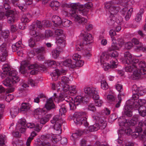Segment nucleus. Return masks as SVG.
<instances>
[{"instance_id":"obj_49","label":"nucleus","mask_w":146,"mask_h":146,"mask_svg":"<svg viewBox=\"0 0 146 146\" xmlns=\"http://www.w3.org/2000/svg\"><path fill=\"white\" fill-rule=\"evenodd\" d=\"M101 88L103 90H106L108 89L109 86L106 81L104 80L101 81Z\"/></svg>"},{"instance_id":"obj_21","label":"nucleus","mask_w":146,"mask_h":146,"mask_svg":"<svg viewBox=\"0 0 146 146\" xmlns=\"http://www.w3.org/2000/svg\"><path fill=\"white\" fill-rule=\"evenodd\" d=\"M124 59L123 60L124 63L125 64H131L135 61V60L137 59L133 56L129 52H126L124 53Z\"/></svg>"},{"instance_id":"obj_9","label":"nucleus","mask_w":146,"mask_h":146,"mask_svg":"<svg viewBox=\"0 0 146 146\" xmlns=\"http://www.w3.org/2000/svg\"><path fill=\"white\" fill-rule=\"evenodd\" d=\"M50 23L48 21L44 20L41 22L36 21L29 27V34L33 37L37 36L40 33V30L44 28L45 27H50Z\"/></svg>"},{"instance_id":"obj_52","label":"nucleus","mask_w":146,"mask_h":146,"mask_svg":"<svg viewBox=\"0 0 146 146\" xmlns=\"http://www.w3.org/2000/svg\"><path fill=\"white\" fill-rule=\"evenodd\" d=\"M28 82L27 83L26 81H23L22 83L21 87L19 89V91L23 92L25 89L29 87Z\"/></svg>"},{"instance_id":"obj_35","label":"nucleus","mask_w":146,"mask_h":146,"mask_svg":"<svg viewBox=\"0 0 146 146\" xmlns=\"http://www.w3.org/2000/svg\"><path fill=\"white\" fill-rule=\"evenodd\" d=\"M3 77H6V79L3 81V84L6 86L11 87L12 86L13 83L11 80V79L10 77H9V75L6 76H2Z\"/></svg>"},{"instance_id":"obj_48","label":"nucleus","mask_w":146,"mask_h":146,"mask_svg":"<svg viewBox=\"0 0 146 146\" xmlns=\"http://www.w3.org/2000/svg\"><path fill=\"white\" fill-rule=\"evenodd\" d=\"M91 48L90 47H88L87 45L85 47V49L84 50V55L87 57H90L91 56Z\"/></svg>"},{"instance_id":"obj_11","label":"nucleus","mask_w":146,"mask_h":146,"mask_svg":"<svg viewBox=\"0 0 146 146\" xmlns=\"http://www.w3.org/2000/svg\"><path fill=\"white\" fill-rule=\"evenodd\" d=\"M110 55L107 52H102L99 55V62L105 71H106L110 68V65L107 62L110 58Z\"/></svg>"},{"instance_id":"obj_18","label":"nucleus","mask_w":146,"mask_h":146,"mask_svg":"<svg viewBox=\"0 0 146 146\" xmlns=\"http://www.w3.org/2000/svg\"><path fill=\"white\" fill-rule=\"evenodd\" d=\"M7 56L6 45L5 43H3L0 46V61L2 62L5 61Z\"/></svg>"},{"instance_id":"obj_37","label":"nucleus","mask_w":146,"mask_h":146,"mask_svg":"<svg viewBox=\"0 0 146 146\" xmlns=\"http://www.w3.org/2000/svg\"><path fill=\"white\" fill-rule=\"evenodd\" d=\"M53 32L51 31L48 30L45 31V35L41 34L40 37L42 39H45L46 38L52 36L53 35Z\"/></svg>"},{"instance_id":"obj_3","label":"nucleus","mask_w":146,"mask_h":146,"mask_svg":"<svg viewBox=\"0 0 146 146\" xmlns=\"http://www.w3.org/2000/svg\"><path fill=\"white\" fill-rule=\"evenodd\" d=\"M133 94L132 99L131 100H128L127 102L126 105L125 106L124 114L128 117H131L132 115V112L133 108L138 107L139 105L144 104L146 103V101L144 99H139V96L136 92H133V88L132 89Z\"/></svg>"},{"instance_id":"obj_31","label":"nucleus","mask_w":146,"mask_h":146,"mask_svg":"<svg viewBox=\"0 0 146 146\" xmlns=\"http://www.w3.org/2000/svg\"><path fill=\"white\" fill-rule=\"evenodd\" d=\"M133 92H136V93H137L139 96L143 95L145 93L146 91L142 87L137 88L136 86L134 85L133 86Z\"/></svg>"},{"instance_id":"obj_17","label":"nucleus","mask_w":146,"mask_h":146,"mask_svg":"<svg viewBox=\"0 0 146 146\" xmlns=\"http://www.w3.org/2000/svg\"><path fill=\"white\" fill-rule=\"evenodd\" d=\"M138 116L137 117H133L131 120L129 121H128V122H127V119L125 120L124 122H121V118H119L118 119L119 125L120 126H124L127 125L129 126L134 125L136 124L138 120Z\"/></svg>"},{"instance_id":"obj_58","label":"nucleus","mask_w":146,"mask_h":146,"mask_svg":"<svg viewBox=\"0 0 146 146\" xmlns=\"http://www.w3.org/2000/svg\"><path fill=\"white\" fill-rule=\"evenodd\" d=\"M6 142V137L5 135H0V146L4 145Z\"/></svg>"},{"instance_id":"obj_28","label":"nucleus","mask_w":146,"mask_h":146,"mask_svg":"<svg viewBox=\"0 0 146 146\" xmlns=\"http://www.w3.org/2000/svg\"><path fill=\"white\" fill-rule=\"evenodd\" d=\"M141 73V71L137 69H135L133 71V74L131 76V78L133 80H136L141 77L142 75L145 76V74Z\"/></svg>"},{"instance_id":"obj_44","label":"nucleus","mask_w":146,"mask_h":146,"mask_svg":"<svg viewBox=\"0 0 146 146\" xmlns=\"http://www.w3.org/2000/svg\"><path fill=\"white\" fill-rule=\"evenodd\" d=\"M84 64V62L82 58L76 61L73 63L72 67L73 68L76 67H80L82 66Z\"/></svg>"},{"instance_id":"obj_5","label":"nucleus","mask_w":146,"mask_h":146,"mask_svg":"<svg viewBox=\"0 0 146 146\" xmlns=\"http://www.w3.org/2000/svg\"><path fill=\"white\" fill-rule=\"evenodd\" d=\"M51 97H53L52 101L53 100L54 101L58 103L63 100H65L67 102L69 103L70 110L75 109L76 108V106L79 105L80 103L82 100V97L81 96H77L73 100L71 97L66 96L65 95H61L59 97H56V94L55 93Z\"/></svg>"},{"instance_id":"obj_20","label":"nucleus","mask_w":146,"mask_h":146,"mask_svg":"<svg viewBox=\"0 0 146 146\" xmlns=\"http://www.w3.org/2000/svg\"><path fill=\"white\" fill-rule=\"evenodd\" d=\"M137 64V69L141 71V73L145 74L144 77L146 80V63L145 62L143 61L139 62V61Z\"/></svg>"},{"instance_id":"obj_4","label":"nucleus","mask_w":146,"mask_h":146,"mask_svg":"<svg viewBox=\"0 0 146 146\" xmlns=\"http://www.w3.org/2000/svg\"><path fill=\"white\" fill-rule=\"evenodd\" d=\"M104 9L108 12L109 17L107 20V22L109 25L119 23L122 21L123 19L120 17L119 20L117 19V14L119 9L118 7L112 6L111 1L107 2L104 3Z\"/></svg>"},{"instance_id":"obj_46","label":"nucleus","mask_w":146,"mask_h":146,"mask_svg":"<svg viewBox=\"0 0 146 146\" xmlns=\"http://www.w3.org/2000/svg\"><path fill=\"white\" fill-rule=\"evenodd\" d=\"M37 135V133L35 131L32 132L31 133L30 136L27 139L26 145L27 146H30L31 141L33 139V137Z\"/></svg>"},{"instance_id":"obj_30","label":"nucleus","mask_w":146,"mask_h":146,"mask_svg":"<svg viewBox=\"0 0 146 146\" xmlns=\"http://www.w3.org/2000/svg\"><path fill=\"white\" fill-rule=\"evenodd\" d=\"M52 98L53 97H51L46 101L45 107L47 110H50L55 108V105L52 100Z\"/></svg>"},{"instance_id":"obj_2","label":"nucleus","mask_w":146,"mask_h":146,"mask_svg":"<svg viewBox=\"0 0 146 146\" xmlns=\"http://www.w3.org/2000/svg\"><path fill=\"white\" fill-rule=\"evenodd\" d=\"M82 5L79 3H71L69 4L65 3L62 5L63 9L62 12L65 16H68L69 14L72 19L76 23L80 24H84L87 21L86 19L82 17L78 13L77 9L81 10Z\"/></svg>"},{"instance_id":"obj_53","label":"nucleus","mask_w":146,"mask_h":146,"mask_svg":"<svg viewBox=\"0 0 146 146\" xmlns=\"http://www.w3.org/2000/svg\"><path fill=\"white\" fill-rule=\"evenodd\" d=\"M21 42L19 41L16 42L15 44H13L12 46V48L13 52H15L16 50H17V49H19L21 45Z\"/></svg>"},{"instance_id":"obj_32","label":"nucleus","mask_w":146,"mask_h":146,"mask_svg":"<svg viewBox=\"0 0 146 146\" xmlns=\"http://www.w3.org/2000/svg\"><path fill=\"white\" fill-rule=\"evenodd\" d=\"M52 20L56 27L58 26L61 27V19L60 17L57 15H54L52 17Z\"/></svg>"},{"instance_id":"obj_33","label":"nucleus","mask_w":146,"mask_h":146,"mask_svg":"<svg viewBox=\"0 0 146 146\" xmlns=\"http://www.w3.org/2000/svg\"><path fill=\"white\" fill-rule=\"evenodd\" d=\"M46 113V111L45 110V108H43L41 109L40 108H37L34 111V115H38V117L42 116L44 115Z\"/></svg>"},{"instance_id":"obj_24","label":"nucleus","mask_w":146,"mask_h":146,"mask_svg":"<svg viewBox=\"0 0 146 146\" xmlns=\"http://www.w3.org/2000/svg\"><path fill=\"white\" fill-rule=\"evenodd\" d=\"M2 69L3 71L2 73V76L11 75V72L13 71L11 70L10 66L7 64H3L2 67Z\"/></svg>"},{"instance_id":"obj_25","label":"nucleus","mask_w":146,"mask_h":146,"mask_svg":"<svg viewBox=\"0 0 146 146\" xmlns=\"http://www.w3.org/2000/svg\"><path fill=\"white\" fill-rule=\"evenodd\" d=\"M33 52L34 54H37L39 55H40V56H38V60H42L44 58L43 55L45 52V49L44 47H41L40 48H34L33 49Z\"/></svg>"},{"instance_id":"obj_60","label":"nucleus","mask_w":146,"mask_h":146,"mask_svg":"<svg viewBox=\"0 0 146 146\" xmlns=\"http://www.w3.org/2000/svg\"><path fill=\"white\" fill-rule=\"evenodd\" d=\"M106 100L109 102L111 103L115 101V98L112 95L109 94L107 96Z\"/></svg>"},{"instance_id":"obj_6","label":"nucleus","mask_w":146,"mask_h":146,"mask_svg":"<svg viewBox=\"0 0 146 146\" xmlns=\"http://www.w3.org/2000/svg\"><path fill=\"white\" fill-rule=\"evenodd\" d=\"M40 139H36L35 144L36 146H50L51 142L54 143L60 141L61 139L60 136L58 135L48 134L41 136Z\"/></svg>"},{"instance_id":"obj_64","label":"nucleus","mask_w":146,"mask_h":146,"mask_svg":"<svg viewBox=\"0 0 146 146\" xmlns=\"http://www.w3.org/2000/svg\"><path fill=\"white\" fill-rule=\"evenodd\" d=\"M9 34V32L8 30H5L2 31L1 35L2 36L5 38H7Z\"/></svg>"},{"instance_id":"obj_29","label":"nucleus","mask_w":146,"mask_h":146,"mask_svg":"<svg viewBox=\"0 0 146 146\" xmlns=\"http://www.w3.org/2000/svg\"><path fill=\"white\" fill-rule=\"evenodd\" d=\"M26 126L28 128H34V130L37 131H39L42 127V126L40 124L37 123L33 124L31 123H28L27 124Z\"/></svg>"},{"instance_id":"obj_7","label":"nucleus","mask_w":146,"mask_h":146,"mask_svg":"<svg viewBox=\"0 0 146 146\" xmlns=\"http://www.w3.org/2000/svg\"><path fill=\"white\" fill-rule=\"evenodd\" d=\"M98 121L100 123H101V125H100L98 123H95L93 125L89 126L88 129H86L83 130L77 131L75 133L72 134L71 137V139L74 141L79 136L83 134H86L90 132L98 130L100 128V126H101L102 129H104L106 125V122L101 118L99 119Z\"/></svg>"},{"instance_id":"obj_10","label":"nucleus","mask_w":146,"mask_h":146,"mask_svg":"<svg viewBox=\"0 0 146 146\" xmlns=\"http://www.w3.org/2000/svg\"><path fill=\"white\" fill-rule=\"evenodd\" d=\"M99 90L97 88L92 87L86 88L84 89V92L85 93L88 95L87 96H79L82 97V102H86L88 100L89 98H92L94 100H97L100 98L98 95Z\"/></svg>"},{"instance_id":"obj_38","label":"nucleus","mask_w":146,"mask_h":146,"mask_svg":"<svg viewBox=\"0 0 146 146\" xmlns=\"http://www.w3.org/2000/svg\"><path fill=\"white\" fill-rule=\"evenodd\" d=\"M32 19L31 15L29 14L27 15H23L21 18V21L22 22L28 23Z\"/></svg>"},{"instance_id":"obj_16","label":"nucleus","mask_w":146,"mask_h":146,"mask_svg":"<svg viewBox=\"0 0 146 146\" xmlns=\"http://www.w3.org/2000/svg\"><path fill=\"white\" fill-rule=\"evenodd\" d=\"M142 130V129L140 127L138 126L136 127L135 131L132 132L131 135V136L133 138H136L138 137L140 140L144 141L145 137H146V134L144 133V131L143 134H140V133Z\"/></svg>"},{"instance_id":"obj_50","label":"nucleus","mask_w":146,"mask_h":146,"mask_svg":"<svg viewBox=\"0 0 146 146\" xmlns=\"http://www.w3.org/2000/svg\"><path fill=\"white\" fill-rule=\"evenodd\" d=\"M132 130L129 128H127V129L124 131L123 129H121L119 131V134H123L125 133L127 135H131L132 132H133Z\"/></svg>"},{"instance_id":"obj_23","label":"nucleus","mask_w":146,"mask_h":146,"mask_svg":"<svg viewBox=\"0 0 146 146\" xmlns=\"http://www.w3.org/2000/svg\"><path fill=\"white\" fill-rule=\"evenodd\" d=\"M138 61V59H136L135 60L134 62H132L131 64H127V65L125 67V71L127 72H131L135 69H136L137 68V64L136 63H137Z\"/></svg>"},{"instance_id":"obj_15","label":"nucleus","mask_w":146,"mask_h":146,"mask_svg":"<svg viewBox=\"0 0 146 146\" xmlns=\"http://www.w3.org/2000/svg\"><path fill=\"white\" fill-rule=\"evenodd\" d=\"M4 13V16L7 17L8 22L9 23H13L17 20V15L13 11L8 10L5 11V14Z\"/></svg>"},{"instance_id":"obj_14","label":"nucleus","mask_w":146,"mask_h":146,"mask_svg":"<svg viewBox=\"0 0 146 146\" xmlns=\"http://www.w3.org/2000/svg\"><path fill=\"white\" fill-rule=\"evenodd\" d=\"M128 0H120L118 3H117V4H120L125 7L123 9L121 13L123 15V16H124V15L126 14L125 18L126 20H128L129 19L133 11V9L132 8H130L129 9H128L126 8V7H128Z\"/></svg>"},{"instance_id":"obj_57","label":"nucleus","mask_w":146,"mask_h":146,"mask_svg":"<svg viewBox=\"0 0 146 146\" xmlns=\"http://www.w3.org/2000/svg\"><path fill=\"white\" fill-rule=\"evenodd\" d=\"M23 141L17 139L13 141L12 143L13 146H22L23 145Z\"/></svg>"},{"instance_id":"obj_56","label":"nucleus","mask_w":146,"mask_h":146,"mask_svg":"<svg viewBox=\"0 0 146 146\" xmlns=\"http://www.w3.org/2000/svg\"><path fill=\"white\" fill-rule=\"evenodd\" d=\"M135 48V50L137 51L141 50L146 52V46H143L141 44H140V45L136 46Z\"/></svg>"},{"instance_id":"obj_59","label":"nucleus","mask_w":146,"mask_h":146,"mask_svg":"<svg viewBox=\"0 0 146 146\" xmlns=\"http://www.w3.org/2000/svg\"><path fill=\"white\" fill-rule=\"evenodd\" d=\"M61 83L60 82L56 85L55 84H52V89L53 90H55L56 89L58 92L60 91V88L61 87Z\"/></svg>"},{"instance_id":"obj_13","label":"nucleus","mask_w":146,"mask_h":146,"mask_svg":"<svg viewBox=\"0 0 146 146\" xmlns=\"http://www.w3.org/2000/svg\"><path fill=\"white\" fill-rule=\"evenodd\" d=\"M52 123H55L54 127L56 131V133L59 134L61 133V126L63 122V120L61 119V117L58 115H55L50 121Z\"/></svg>"},{"instance_id":"obj_19","label":"nucleus","mask_w":146,"mask_h":146,"mask_svg":"<svg viewBox=\"0 0 146 146\" xmlns=\"http://www.w3.org/2000/svg\"><path fill=\"white\" fill-rule=\"evenodd\" d=\"M16 128L17 130H19L21 133H24L26 129L25 119L21 118L19 119L17 123Z\"/></svg>"},{"instance_id":"obj_26","label":"nucleus","mask_w":146,"mask_h":146,"mask_svg":"<svg viewBox=\"0 0 146 146\" xmlns=\"http://www.w3.org/2000/svg\"><path fill=\"white\" fill-rule=\"evenodd\" d=\"M56 43L58 45L60 48H64L65 46V36L64 35H62V36H60L58 38H56Z\"/></svg>"},{"instance_id":"obj_61","label":"nucleus","mask_w":146,"mask_h":146,"mask_svg":"<svg viewBox=\"0 0 146 146\" xmlns=\"http://www.w3.org/2000/svg\"><path fill=\"white\" fill-rule=\"evenodd\" d=\"M110 68H117L118 64L117 61V60H112L110 61Z\"/></svg>"},{"instance_id":"obj_51","label":"nucleus","mask_w":146,"mask_h":146,"mask_svg":"<svg viewBox=\"0 0 146 146\" xmlns=\"http://www.w3.org/2000/svg\"><path fill=\"white\" fill-rule=\"evenodd\" d=\"M72 78L66 77V76H63L61 78V81L62 84H67L70 83L72 81Z\"/></svg>"},{"instance_id":"obj_63","label":"nucleus","mask_w":146,"mask_h":146,"mask_svg":"<svg viewBox=\"0 0 146 146\" xmlns=\"http://www.w3.org/2000/svg\"><path fill=\"white\" fill-rule=\"evenodd\" d=\"M5 3L3 4L4 8L5 9H9L10 8V6L9 3H11L10 0H2Z\"/></svg>"},{"instance_id":"obj_36","label":"nucleus","mask_w":146,"mask_h":146,"mask_svg":"<svg viewBox=\"0 0 146 146\" xmlns=\"http://www.w3.org/2000/svg\"><path fill=\"white\" fill-rule=\"evenodd\" d=\"M30 107L31 105L29 103H22L21 104V107L19 109V112H26L30 109Z\"/></svg>"},{"instance_id":"obj_54","label":"nucleus","mask_w":146,"mask_h":146,"mask_svg":"<svg viewBox=\"0 0 146 146\" xmlns=\"http://www.w3.org/2000/svg\"><path fill=\"white\" fill-rule=\"evenodd\" d=\"M59 51L56 49H54L52 52V56L54 59H56L59 56Z\"/></svg>"},{"instance_id":"obj_12","label":"nucleus","mask_w":146,"mask_h":146,"mask_svg":"<svg viewBox=\"0 0 146 146\" xmlns=\"http://www.w3.org/2000/svg\"><path fill=\"white\" fill-rule=\"evenodd\" d=\"M73 120L74 123L77 125L82 124L87 127L88 123L87 121V118L85 116L84 112H75L74 115Z\"/></svg>"},{"instance_id":"obj_40","label":"nucleus","mask_w":146,"mask_h":146,"mask_svg":"<svg viewBox=\"0 0 146 146\" xmlns=\"http://www.w3.org/2000/svg\"><path fill=\"white\" fill-rule=\"evenodd\" d=\"M19 111V109L17 107H15L11 108L10 113L12 118H14L16 116Z\"/></svg>"},{"instance_id":"obj_1","label":"nucleus","mask_w":146,"mask_h":146,"mask_svg":"<svg viewBox=\"0 0 146 146\" xmlns=\"http://www.w3.org/2000/svg\"><path fill=\"white\" fill-rule=\"evenodd\" d=\"M59 63L58 62H56L54 60H48L42 65L37 64H30L29 61H23L21 63L20 71L21 73L25 74H28L29 73L31 74H35L39 71L46 70L47 66H50L56 65L59 66Z\"/></svg>"},{"instance_id":"obj_43","label":"nucleus","mask_w":146,"mask_h":146,"mask_svg":"<svg viewBox=\"0 0 146 146\" xmlns=\"http://www.w3.org/2000/svg\"><path fill=\"white\" fill-rule=\"evenodd\" d=\"M50 5L53 10H57L60 6V3L57 1H51Z\"/></svg>"},{"instance_id":"obj_55","label":"nucleus","mask_w":146,"mask_h":146,"mask_svg":"<svg viewBox=\"0 0 146 146\" xmlns=\"http://www.w3.org/2000/svg\"><path fill=\"white\" fill-rule=\"evenodd\" d=\"M54 33L56 38H58L60 36H62V35H64L63 33V31L60 29H57L55 30Z\"/></svg>"},{"instance_id":"obj_62","label":"nucleus","mask_w":146,"mask_h":146,"mask_svg":"<svg viewBox=\"0 0 146 146\" xmlns=\"http://www.w3.org/2000/svg\"><path fill=\"white\" fill-rule=\"evenodd\" d=\"M61 85L62 86H61L60 88V91L61 90L63 89L64 92H66L69 90L70 87L69 85L67 84H64V85L62 84Z\"/></svg>"},{"instance_id":"obj_34","label":"nucleus","mask_w":146,"mask_h":146,"mask_svg":"<svg viewBox=\"0 0 146 146\" xmlns=\"http://www.w3.org/2000/svg\"><path fill=\"white\" fill-rule=\"evenodd\" d=\"M144 104L139 105L138 107L135 108L137 109H138V111L139 114L141 116L144 117L146 116V108L145 107L143 106Z\"/></svg>"},{"instance_id":"obj_22","label":"nucleus","mask_w":146,"mask_h":146,"mask_svg":"<svg viewBox=\"0 0 146 146\" xmlns=\"http://www.w3.org/2000/svg\"><path fill=\"white\" fill-rule=\"evenodd\" d=\"M81 36L83 38L87 43H90L93 41V38L91 34L87 33L85 31L82 30L80 33Z\"/></svg>"},{"instance_id":"obj_39","label":"nucleus","mask_w":146,"mask_h":146,"mask_svg":"<svg viewBox=\"0 0 146 146\" xmlns=\"http://www.w3.org/2000/svg\"><path fill=\"white\" fill-rule=\"evenodd\" d=\"M112 42L111 47L109 48L108 50L109 51H111L114 50H118L119 49V48L117 46L116 40L114 39L112 40Z\"/></svg>"},{"instance_id":"obj_41","label":"nucleus","mask_w":146,"mask_h":146,"mask_svg":"<svg viewBox=\"0 0 146 146\" xmlns=\"http://www.w3.org/2000/svg\"><path fill=\"white\" fill-rule=\"evenodd\" d=\"M119 44L121 47L124 45L125 48L127 49H131L133 46V44L130 42H126L124 44L123 41L122 40H121V42L119 43Z\"/></svg>"},{"instance_id":"obj_45","label":"nucleus","mask_w":146,"mask_h":146,"mask_svg":"<svg viewBox=\"0 0 146 146\" xmlns=\"http://www.w3.org/2000/svg\"><path fill=\"white\" fill-rule=\"evenodd\" d=\"M51 117L50 114H47L43 116L40 119V121L41 124H44L49 120V118Z\"/></svg>"},{"instance_id":"obj_27","label":"nucleus","mask_w":146,"mask_h":146,"mask_svg":"<svg viewBox=\"0 0 146 146\" xmlns=\"http://www.w3.org/2000/svg\"><path fill=\"white\" fill-rule=\"evenodd\" d=\"M17 72L15 70H13L11 72V75L9 76L12 80V82L13 84L17 83L19 81V79L17 76Z\"/></svg>"},{"instance_id":"obj_8","label":"nucleus","mask_w":146,"mask_h":146,"mask_svg":"<svg viewBox=\"0 0 146 146\" xmlns=\"http://www.w3.org/2000/svg\"><path fill=\"white\" fill-rule=\"evenodd\" d=\"M73 64L71 60L69 59L65 60L63 62H59V66L62 67V69L61 70L56 69L53 71L51 74L52 79L55 81L56 80L58 76L60 75L65 74L67 70L66 69L73 68L72 67Z\"/></svg>"},{"instance_id":"obj_47","label":"nucleus","mask_w":146,"mask_h":146,"mask_svg":"<svg viewBox=\"0 0 146 146\" xmlns=\"http://www.w3.org/2000/svg\"><path fill=\"white\" fill-rule=\"evenodd\" d=\"M72 24V22L68 19H64L61 22V27L62 26L65 27H68Z\"/></svg>"},{"instance_id":"obj_42","label":"nucleus","mask_w":146,"mask_h":146,"mask_svg":"<svg viewBox=\"0 0 146 146\" xmlns=\"http://www.w3.org/2000/svg\"><path fill=\"white\" fill-rule=\"evenodd\" d=\"M77 92L78 90L75 86H70L69 92V94L70 96H74L77 93Z\"/></svg>"}]
</instances>
